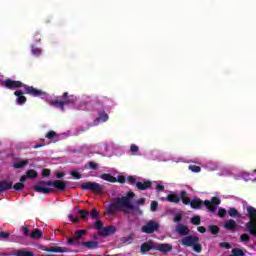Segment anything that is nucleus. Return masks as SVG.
Instances as JSON below:
<instances>
[{"instance_id":"nucleus-31","label":"nucleus","mask_w":256,"mask_h":256,"mask_svg":"<svg viewBox=\"0 0 256 256\" xmlns=\"http://www.w3.org/2000/svg\"><path fill=\"white\" fill-rule=\"evenodd\" d=\"M249 241H251V236L249 234H241L240 235L241 243H249Z\"/></svg>"},{"instance_id":"nucleus-37","label":"nucleus","mask_w":256,"mask_h":256,"mask_svg":"<svg viewBox=\"0 0 256 256\" xmlns=\"http://www.w3.org/2000/svg\"><path fill=\"white\" fill-rule=\"evenodd\" d=\"M159 207V202L157 201H152L150 204V211H152L153 213H155V211H157V208Z\"/></svg>"},{"instance_id":"nucleus-55","label":"nucleus","mask_w":256,"mask_h":256,"mask_svg":"<svg viewBox=\"0 0 256 256\" xmlns=\"http://www.w3.org/2000/svg\"><path fill=\"white\" fill-rule=\"evenodd\" d=\"M197 231H199V233H207V228H205L204 226H199L197 228Z\"/></svg>"},{"instance_id":"nucleus-42","label":"nucleus","mask_w":256,"mask_h":256,"mask_svg":"<svg viewBox=\"0 0 256 256\" xmlns=\"http://www.w3.org/2000/svg\"><path fill=\"white\" fill-rule=\"evenodd\" d=\"M90 217H92V219L99 218V212L97 211V209H95V208L92 209V211L90 212Z\"/></svg>"},{"instance_id":"nucleus-43","label":"nucleus","mask_w":256,"mask_h":256,"mask_svg":"<svg viewBox=\"0 0 256 256\" xmlns=\"http://www.w3.org/2000/svg\"><path fill=\"white\" fill-rule=\"evenodd\" d=\"M32 53L36 56V57H39V55H41V49L40 48H37L35 46H32V49H31Z\"/></svg>"},{"instance_id":"nucleus-49","label":"nucleus","mask_w":256,"mask_h":256,"mask_svg":"<svg viewBox=\"0 0 256 256\" xmlns=\"http://www.w3.org/2000/svg\"><path fill=\"white\" fill-rule=\"evenodd\" d=\"M183 216L181 214H176L174 217V223H181Z\"/></svg>"},{"instance_id":"nucleus-26","label":"nucleus","mask_w":256,"mask_h":256,"mask_svg":"<svg viewBox=\"0 0 256 256\" xmlns=\"http://www.w3.org/2000/svg\"><path fill=\"white\" fill-rule=\"evenodd\" d=\"M29 165V160H21L13 164L14 169H23V167Z\"/></svg>"},{"instance_id":"nucleus-50","label":"nucleus","mask_w":256,"mask_h":256,"mask_svg":"<svg viewBox=\"0 0 256 256\" xmlns=\"http://www.w3.org/2000/svg\"><path fill=\"white\" fill-rule=\"evenodd\" d=\"M34 41L36 43H41V34L39 32L35 33L34 35Z\"/></svg>"},{"instance_id":"nucleus-53","label":"nucleus","mask_w":256,"mask_h":256,"mask_svg":"<svg viewBox=\"0 0 256 256\" xmlns=\"http://www.w3.org/2000/svg\"><path fill=\"white\" fill-rule=\"evenodd\" d=\"M10 233L9 232H0V238L1 239H7L8 237H10Z\"/></svg>"},{"instance_id":"nucleus-29","label":"nucleus","mask_w":256,"mask_h":256,"mask_svg":"<svg viewBox=\"0 0 256 256\" xmlns=\"http://www.w3.org/2000/svg\"><path fill=\"white\" fill-rule=\"evenodd\" d=\"M208 231H210V233H212V235H217V234H219L220 228L217 225H211L208 227Z\"/></svg>"},{"instance_id":"nucleus-48","label":"nucleus","mask_w":256,"mask_h":256,"mask_svg":"<svg viewBox=\"0 0 256 256\" xmlns=\"http://www.w3.org/2000/svg\"><path fill=\"white\" fill-rule=\"evenodd\" d=\"M70 175H72L74 177V179H81V173H79L77 171L70 172Z\"/></svg>"},{"instance_id":"nucleus-19","label":"nucleus","mask_w":256,"mask_h":256,"mask_svg":"<svg viewBox=\"0 0 256 256\" xmlns=\"http://www.w3.org/2000/svg\"><path fill=\"white\" fill-rule=\"evenodd\" d=\"M9 189H13V182H9L7 180L0 181V193L4 191H9Z\"/></svg>"},{"instance_id":"nucleus-20","label":"nucleus","mask_w":256,"mask_h":256,"mask_svg":"<svg viewBox=\"0 0 256 256\" xmlns=\"http://www.w3.org/2000/svg\"><path fill=\"white\" fill-rule=\"evenodd\" d=\"M166 200L169 203H180L181 198L179 197V194L171 193L167 195Z\"/></svg>"},{"instance_id":"nucleus-8","label":"nucleus","mask_w":256,"mask_h":256,"mask_svg":"<svg viewBox=\"0 0 256 256\" xmlns=\"http://www.w3.org/2000/svg\"><path fill=\"white\" fill-rule=\"evenodd\" d=\"M80 187L83 191H90V193H96V195H103L105 193V186L97 182H85Z\"/></svg>"},{"instance_id":"nucleus-40","label":"nucleus","mask_w":256,"mask_h":256,"mask_svg":"<svg viewBox=\"0 0 256 256\" xmlns=\"http://www.w3.org/2000/svg\"><path fill=\"white\" fill-rule=\"evenodd\" d=\"M78 213L80 215V219H87V216L89 215V211L87 210H78Z\"/></svg>"},{"instance_id":"nucleus-28","label":"nucleus","mask_w":256,"mask_h":256,"mask_svg":"<svg viewBox=\"0 0 256 256\" xmlns=\"http://www.w3.org/2000/svg\"><path fill=\"white\" fill-rule=\"evenodd\" d=\"M16 256H35L31 251H26L25 249L17 250Z\"/></svg>"},{"instance_id":"nucleus-17","label":"nucleus","mask_w":256,"mask_h":256,"mask_svg":"<svg viewBox=\"0 0 256 256\" xmlns=\"http://www.w3.org/2000/svg\"><path fill=\"white\" fill-rule=\"evenodd\" d=\"M136 187H137V189H139V191H147V189H151V187H153V182H151L150 180H144L143 182H137Z\"/></svg>"},{"instance_id":"nucleus-15","label":"nucleus","mask_w":256,"mask_h":256,"mask_svg":"<svg viewBox=\"0 0 256 256\" xmlns=\"http://www.w3.org/2000/svg\"><path fill=\"white\" fill-rule=\"evenodd\" d=\"M17 105H25L27 103V97H25V92L17 90L14 92Z\"/></svg>"},{"instance_id":"nucleus-2","label":"nucleus","mask_w":256,"mask_h":256,"mask_svg":"<svg viewBox=\"0 0 256 256\" xmlns=\"http://www.w3.org/2000/svg\"><path fill=\"white\" fill-rule=\"evenodd\" d=\"M1 85L5 89H10V91H13L14 89H21V87H23L25 95H31L32 97H43L47 95V93L42 90H39L33 86L24 84L19 80H13L10 78L2 81Z\"/></svg>"},{"instance_id":"nucleus-11","label":"nucleus","mask_w":256,"mask_h":256,"mask_svg":"<svg viewBox=\"0 0 256 256\" xmlns=\"http://www.w3.org/2000/svg\"><path fill=\"white\" fill-rule=\"evenodd\" d=\"M87 235V230H77L73 238H67V245H79V239Z\"/></svg>"},{"instance_id":"nucleus-21","label":"nucleus","mask_w":256,"mask_h":256,"mask_svg":"<svg viewBox=\"0 0 256 256\" xmlns=\"http://www.w3.org/2000/svg\"><path fill=\"white\" fill-rule=\"evenodd\" d=\"M103 181H108V183H117V178L111 174L104 173L100 176Z\"/></svg>"},{"instance_id":"nucleus-58","label":"nucleus","mask_w":256,"mask_h":256,"mask_svg":"<svg viewBox=\"0 0 256 256\" xmlns=\"http://www.w3.org/2000/svg\"><path fill=\"white\" fill-rule=\"evenodd\" d=\"M27 179H29V178L27 177V175L21 176V178H20V183H25V181H27Z\"/></svg>"},{"instance_id":"nucleus-12","label":"nucleus","mask_w":256,"mask_h":256,"mask_svg":"<svg viewBox=\"0 0 256 256\" xmlns=\"http://www.w3.org/2000/svg\"><path fill=\"white\" fill-rule=\"evenodd\" d=\"M155 251H160V253H169L173 251V245L171 244H159L155 242Z\"/></svg>"},{"instance_id":"nucleus-51","label":"nucleus","mask_w":256,"mask_h":256,"mask_svg":"<svg viewBox=\"0 0 256 256\" xmlns=\"http://www.w3.org/2000/svg\"><path fill=\"white\" fill-rule=\"evenodd\" d=\"M51 175V170L43 169L42 170V177H49Z\"/></svg>"},{"instance_id":"nucleus-57","label":"nucleus","mask_w":256,"mask_h":256,"mask_svg":"<svg viewBox=\"0 0 256 256\" xmlns=\"http://www.w3.org/2000/svg\"><path fill=\"white\" fill-rule=\"evenodd\" d=\"M56 177H57V179H63V177H65V173H63V172L57 173Z\"/></svg>"},{"instance_id":"nucleus-45","label":"nucleus","mask_w":256,"mask_h":256,"mask_svg":"<svg viewBox=\"0 0 256 256\" xmlns=\"http://www.w3.org/2000/svg\"><path fill=\"white\" fill-rule=\"evenodd\" d=\"M219 247H221V249H231V244H229L228 242H221L219 244Z\"/></svg>"},{"instance_id":"nucleus-56","label":"nucleus","mask_w":256,"mask_h":256,"mask_svg":"<svg viewBox=\"0 0 256 256\" xmlns=\"http://www.w3.org/2000/svg\"><path fill=\"white\" fill-rule=\"evenodd\" d=\"M156 190H158V191H165V186H163L161 184H157Z\"/></svg>"},{"instance_id":"nucleus-27","label":"nucleus","mask_w":256,"mask_h":256,"mask_svg":"<svg viewBox=\"0 0 256 256\" xmlns=\"http://www.w3.org/2000/svg\"><path fill=\"white\" fill-rule=\"evenodd\" d=\"M26 177L28 179H37V177H39V173L36 170L30 169L26 172Z\"/></svg>"},{"instance_id":"nucleus-39","label":"nucleus","mask_w":256,"mask_h":256,"mask_svg":"<svg viewBox=\"0 0 256 256\" xmlns=\"http://www.w3.org/2000/svg\"><path fill=\"white\" fill-rule=\"evenodd\" d=\"M94 229H96L97 231H101V229H103V222L101 220H97L94 223Z\"/></svg>"},{"instance_id":"nucleus-14","label":"nucleus","mask_w":256,"mask_h":256,"mask_svg":"<svg viewBox=\"0 0 256 256\" xmlns=\"http://www.w3.org/2000/svg\"><path fill=\"white\" fill-rule=\"evenodd\" d=\"M115 231H117V227L107 226L101 229L98 233L101 237H109V235L115 234Z\"/></svg>"},{"instance_id":"nucleus-9","label":"nucleus","mask_w":256,"mask_h":256,"mask_svg":"<svg viewBox=\"0 0 256 256\" xmlns=\"http://www.w3.org/2000/svg\"><path fill=\"white\" fill-rule=\"evenodd\" d=\"M159 223L155 220H150L142 226V233H146V235H153V233L159 231Z\"/></svg>"},{"instance_id":"nucleus-13","label":"nucleus","mask_w":256,"mask_h":256,"mask_svg":"<svg viewBox=\"0 0 256 256\" xmlns=\"http://www.w3.org/2000/svg\"><path fill=\"white\" fill-rule=\"evenodd\" d=\"M176 233L180 235V237H187L189 233H191V230H189V227L183 224H178L175 229Z\"/></svg>"},{"instance_id":"nucleus-54","label":"nucleus","mask_w":256,"mask_h":256,"mask_svg":"<svg viewBox=\"0 0 256 256\" xmlns=\"http://www.w3.org/2000/svg\"><path fill=\"white\" fill-rule=\"evenodd\" d=\"M22 233L23 235H29V228L27 226H22Z\"/></svg>"},{"instance_id":"nucleus-4","label":"nucleus","mask_w":256,"mask_h":256,"mask_svg":"<svg viewBox=\"0 0 256 256\" xmlns=\"http://www.w3.org/2000/svg\"><path fill=\"white\" fill-rule=\"evenodd\" d=\"M190 207L192 209H201V207H206V209L210 212V213H216L217 211V206L221 205V199H219V197L214 196L211 198V200H205L203 202V200H201V198H194L192 200H190L189 203Z\"/></svg>"},{"instance_id":"nucleus-59","label":"nucleus","mask_w":256,"mask_h":256,"mask_svg":"<svg viewBox=\"0 0 256 256\" xmlns=\"http://www.w3.org/2000/svg\"><path fill=\"white\" fill-rule=\"evenodd\" d=\"M39 147H43V144H37L34 146V149H39Z\"/></svg>"},{"instance_id":"nucleus-22","label":"nucleus","mask_w":256,"mask_h":256,"mask_svg":"<svg viewBox=\"0 0 256 256\" xmlns=\"http://www.w3.org/2000/svg\"><path fill=\"white\" fill-rule=\"evenodd\" d=\"M180 199L184 205H189L191 203V198L187 196V191L185 190L180 192Z\"/></svg>"},{"instance_id":"nucleus-36","label":"nucleus","mask_w":256,"mask_h":256,"mask_svg":"<svg viewBox=\"0 0 256 256\" xmlns=\"http://www.w3.org/2000/svg\"><path fill=\"white\" fill-rule=\"evenodd\" d=\"M188 169L190 171H192L193 173H200L201 172V167L197 166V165H190L188 167Z\"/></svg>"},{"instance_id":"nucleus-34","label":"nucleus","mask_w":256,"mask_h":256,"mask_svg":"<svg viewBox=\"0 0 256 256\" xmlns=\"http://www.w3.org/2000/svg\"><path fill=\"white\" fill-rule=\"evenodd\" d=\"M13 189H15V191H23V189H25V184H23V182H18L14 184Z\"/></svg>"},{"instance_id":"nucleus-52","label":"nucleus","mask_w":256,"mask_h":256,"mask_svg":"<svg viewBox=\"0 0 256 256\" xmlns=\"http://www.w3.org/2000/svg\"><path fill=\"white\" fill-rule=\"evenodd\" d=\"M130 151H131L132 153H137V151H139V146H137V145H135V144H132V145L130 146Z\"/></svg>"},{"instance_id":"nucleus-38","label":"nucleus","mask_w":256,"mask_h":256,"mask_svg":"<svg viewBox=\"0 0 256 256\" xmlns=\"http://www.w3.org/2000/svg\"><path fill=\"white\" fill-rule=\"evenodd\" d=\"M227 215V210L225 208H219L218 209V217L223 219Z\"/></svg>"},{"instance_id":"nucleus-25","label":"nucleus","mask_w":256,"mask_h":256,"mask_svg":"<svg viewBox=\"0 0 256 256\" xmlns=\"http://www.w3.org/2000/svg\"><path fill=\"white\" fill-rule=\"evenodd\" d=\"M228 215H229V217L241 219V213L239 212V210H237V208H230L228 210Z\"/></svg>"},{"instance_id":"nucleus-30","label":"nucleus","mask_w":256,"mask_h":256,"mask_svg":"<svg viewBox=\"0 0 256 256\" xmlns=\"http://www.w3.org/2000/svg\"><path fill=\"white\" fill-rule=\"evenodd\" d=\"M230 256H245V252L239 248L232 249V254Z\"/></svg>"},{"instance_id":"nucleus-33","label":"nucleus","mask_w":256,"mask_h":256,"mask_svg":"<svg viewBox=\"0 0 256 256\" xmlns=\"http://www.w3.org/2000/svg\"><path fill=\"white\" fill-rule=\"evenodd\" d=\"M126 181L128 185H137V178L135 176H128Z\"/></svg>"},{"instance_id":"nucleus-47","label":"nucleus","mask_w":256,"mask_h":256,"mask_svg":"<svg viewBox=\"0 0 256 256\" xmlns=\"http://www.w3.org/2000/svg\"><path fill=\"white\" fill-rule=\"evenodd\" d=\"M68 217H69L70 221H72V223H79L78 216H73L72 214H70Z\"/></svg>"},{"instance_id":"nucleus-7","label":"nucleus","mask_w":256,"mask_h":256,"mask_svg":"<svg viewBox=\"0 0 256 256\" xmlns=\"http://www.w3.org/2000/svg\"><path fill=\"white\" fill-rule=\"evenodd\" d=\"M181 245L184 247H193V251L201 253L203 247L199 244V237L195 235L184 236L181 239Z\"/></svg>"},{"instance_id":"nucleus-3","label":"nucleus","mask_w":256,"mask_h":256,"mask_svg":"<svg viewBox=\"0 0 256 256\" xmlns=\"http://www.w3.org/2000/svg\"><path fill=\"white\" fill-rule=\"evenodd\" d=\"M47 187H55L57 191H65V189H67V182L61 180H40L38 184L34 185V191H36V193H43L44 195H49V193H53V189Z\"/></svg>"},{"instance_id":"nucleus-6","label":"nucleus","mask_w":256,"mask_h":256,"mask_svg":"<svg viewBox=\"0 0 256 256\" xmlns=\"http://www.w3.org/2000/svg\"><path fill=\"white\" fill-rule=\"evenodd\" d=\"M76 102L77 96L69 95V92H64L61 96V100H52L50 105H52V107H59L61 111H65V105H75Z\"/></svg>"},{"instance_id":"nucleus-5","label":"nucleus","mask_w":256,"mask_h":256,"mask_svg":"<svg viewBox=\"0 0 256 256\" xmlns=\"http://www.w3.org/2000/svg\"><path fill=\"white\" fill-rule=\"evenodd\" d=\"M246 217H248L249 221L245 224V229L256 239V208L253 206L246 207Z\"/></svg>"},{"instance_id":"nucleus-18","label":"nucleus","mask_w":256,"mask_h":256,"mask_svg":"<svg viewBox=\"0 0 256 256\" xmlns=\"http://www.w3.org/2000/svg\"><path fill=\"white\" fill-rule=\"evenodd\" d=\"M224 229L226 231H237V222L233 219L225 220Z\"/></svg>"},{"instance_id":"nucleus-32","label":"nucleus","mask_w":256,"mask_h":256,"mask_svg":"<svg viewBox=\"0 0 256 256\" xmlns=\"http://www.w3.org/2000/svg\"><path fill=\"white\" fill-rule=\"evenodd\" d=\"M190 222L192 223V225H201V216L196 215L192 217Z\"/></svg>"},{"instance_id":"nucleus-46","label":"nucleus","mask_w":256,"mask_h":256,"mask_svg":"<svg viewBox=\"0 0 256 256\" xmlns=\"http://www.w3.org/2000/svg\"><path fill=\"white\" fill-rule=\"evenodd\" d=\"M116 181H117L118 183L123 184V183H126V182H127V178H126L125 176H123V175H119L118 178L116 179Z\"/></svg>"},{"instance_id":"nucleus-23","label":"nucleus","mask_w":256,"mask_h":256,"mask_svg":"<svg viewBox=\"0 0 256 256\" xmlns=\"http://www.w3.org/2000/svg\"><path fill=\"white\" fill-rule=\"evenodd\" d=\"M43 237V231L35 228L32 230V232L30 233V238L31 239H41Z\"/></svg>"},{"instance_id":"nucleus-1","label":"nucleus","mask_w":256,"mask_h":256,"mask_svg":"<svg viewBox=\"0 0 256 256\" xmlns=\"http://www.w3.org/2000/svg\"><path fill=\"white\" fill-rule=\"evenodd\" d=\"M135 198L134 192H128L125 196L111 198L110 204L106 207L105 215H117L123 213L127 215L129 211H132V215H143V210L139 208V205H145V198H140L136 201V205L131 203V199Z\"/></svg>"},{"instance_id":"nucleus-10","label":"nucleus","mask_w":256,"mask_h":256,"mask_svg":"<svg viewBox=\"0 0 256 256\" xmlns=\"http://www.w3.org/2000/svg\"><path fill=\"white\" fill-rule=\"evenodd\" d=\"M39 249H41V251H45L46 253H69V249L61 246H51L48 248L47 246L41 245Z\"/></svg>"},{"instance_id":"nucleus-41","label":"nucleus","mask_w":256,"mask_h":256,"mask_svg":"<svg viewBox=\"0 0 256 256\" xmlns=\"http://www.w3.org/2000/svg\"><path fill=\"white\" fill-rule=\"evenodd\" d=\"M99 119H100V121H103V122L109 121V115L105 112L100 113L99 114Z\"/></svg>"},{"instance_id":"nucleus-16","label":"nucleus","mask_w":256,"mask_h":256,"mask_svg":"<svg viewBox=\"0 0 256 256\" xmlns=\"http://www.w3.org/2000/svg\"><path fill=\"white\" fill-rule=\"evenodd\" d=\"M152 249L155 250V242L150 240L148 242H144L141 246H140V251L141 253H148V251H152Z\"/></svg>"},{"instance_id":"nucleus-44","label":"nucleus","mask_w":256,"mask_h":256,"mask_svg":"<svg viewBox=\"0 0 256 256\" xmlns=\"http://www.w3.org/2000/svg\"><path fill=\"white\" fill-rule=\"evenodd\" d=\"M57 135V133L53 130L49 131L47 134H46V138L47 139H55V136Z\"/></svg>"},{"instance_id":"nucleus-35","label":"nucleus","mask_w":256,"mask_h":256,"mask_svg":"<svg viewBox=\"0 0 256 256\" xmlns=\"http://www.w3.org/2000/svg\"><path fill=\"white\" fill-rule=\"evenodd\" d=\"M88 166H89V169H92V171H97V169H99V164L93 161H89Z\"/></svg>"},{"instance_id":"nucleus-24","label":"nucleus","mask_w":256,"mask_h":256,"mask_svg":"<svg viewBox=\"0 0 256 256\" xmlns=\"http://www.w3.org/2000/svg\"><path fill=\"white\" fill-rule=\"evenodd\" d=\"M83 247L87 249H97L99 247V242L97 241H86L82 243Z\"/></svg>"}]
</instances>
